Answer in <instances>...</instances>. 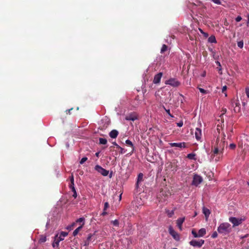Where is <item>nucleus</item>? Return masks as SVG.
Wrapping results in <instances>:
<instances>
[{"label": "nucleus", "instance_id": "obj_1", "mask_svg": "<svg viewBox=\"0 0 249 249\" xmlns=\"http://www.w3.org/2000/svg\"><path fill=\"white\" fill-rule=\"evenodd\" d=\"M231 225L227 222L221 224L217 228V231L219 233L226 235L231 232Z\"/></svg>", "mask_w": 249, "mask_h": 249}, {"label": "nucleus", "instance_id": "obj_2", "mask_svg": "<svg viewBox=\"0 0 249 249\" xmlns=\"http://www.w3.org/2000/svg\"><path fill=\"white\" fill-rule=\"evenodd\" d=\"M68 235V233L64 231H62L60 232L59 235L58 234L56 235L54 241L52 244V246L53 248L58 247L59 246V243L60 241L63 240V238L61 237V235H63V237H65L67 236Z\"/></svg>", "mask_w": 249, "mask_h": 249}, {"label": "nucleus", "instance_id": "obj_3", "mask_svg": "<svg viewBox=\"0 0 249 249\" xmlns=\"http://www.w3.org/2000/svg\"><path fill=\"white\" fill-rule=\"evenodd\" d=\"M165 84L166 85H169L174 87H177L180 85V83L175 78H170L169 80L166 81Z\"/></svg>", "mask_w": 249, "mask_h": 249}, {"label": "nucleus", "instance_id": "obj_4", "mask_svg": "<svg viewBox=\"0 0 249 249\" xmlns=\"http://www.w3.org/2000/svg\"><path fill=\"white\" fill-rule=\"evenodd\" d=\"M169 232L175 240H176V241L179 240V235L173 229L172 227L171 226H169Z\"/></svg>", "mask_w": 249, "mask_h": 249}, {"label": "nucleus", "instance_id": "obj_5", "mask_svg": "<svg viewBox=\"0 0 249 249\" xmlns=\"http://www.w3.org/2000/svg\"><path fill=\"white\" fill-rule=\"evenodd\" d=\"M95 170L103 176H107L109 171L102 168L101 166L97 165L95 166Z\"/></svg>", "mask_w": 249, "mask_h": 249}, {"label": "nucleus", "instance_id": "obj_6", "mask_svg": "<svg viewBox=\"0 0 249 249\" xmlns=\"http://www.w3.org/2000/svg\"><path fill=\"white\" fill-rule=\"evenodd\" d=\"M223 154V151H220V149L218 148L217 147L214 146V149L213 151V156H218V159H215V160L216 161H218L219 159L222 157Z\"/></svg>", "mask_w": 249, "mask_h": 249}, {"label": "nucleus", "instance_id": "obj_7", "mask_svg": "<svg viewBox=\"0 0 249 249\" xmlns=\"http://www.w3.org/2000/svg\"><path fill=\"white\" fill-rule=\"evenodd\" d=\"M204 243V240L201 239L198 241L192 240L190 242V245L195 247L200 248Z\"/></svg>", "mask_w": 249, "mask_h": 249}, {"label": "nucleus", "instance_id": "obj_8", "mask_svg": "<svg viewBox=\"0 0 249 249\" xmlns=\"http://www.w3.org/2000/svg\"><path fill=\"white\" fill-rule=\"evenodd\" d=\"M203 180L202 178L199 175H195L193 178L192 184L195 186H198Z\"/></svg>", "mask_w": 249, "mask_h": 249}, {"label": "nucleus", "instance_id": "obj_9", "mask_svg": "<svg viewBox=\"0 0 249 249\" xmlns=\"http://www.w3.org/2000/svg\"><path fill=\"white\" fill-rule=\"evenodd\" d=\"M229 221L233 224L234 227L239 225L242 223V220L235 217H231L229 218Z\"/></svg>", "mask_w": 249, "mask_h": 249}, {"label": "nucleus", "instance_id": "obj_10", "mask_svg": "<svg viewBox=\"0 0 249 249\" xmlns=\"http://www.w3.org/2000/svg\"><path fill=\"white\" fill-rule=\"evenodd\" d=\"M225 145V142L222 140H220L219 139L217 138L216 139V143L214 146L219 148L220 151L221 150L223 151Z\"/></svg>", "mask_w": 249, "mask_h": 249}, {"label": "nucleus", "instance_id": "obj_11", "mask_svg": "<svg viewBox=\"0 0 249 249\" xmlns=\"http://www.w3.org/2000/svg\"><path fill=\"white\" fill-rule=\"evenodd\" d=\"M171 147H176L180 149L185 148L186 147V144L184 142H171L169 143Z\"/></svg>", "mask_w": 249, "mask_h": 249}, {"label": "nucleus", "instance_id": "obj_12", "mask_svg": "<svg viewBox=\"0 0 249 249\" xmlns=\"http://www.w3.org/2000/svg\"><path fill=\"white\" fill-rule=\"evenodd\" d=\"M125 119L127 121H134L138 119V117L136 114L131 113V114H130L127 115L125 117Z\"/></svg>", "mask_w": 249, "mask_h": 249}, {"label": "nucleus", "instance_id": "obj_13", "mask_svg": "<svg viewBox=\"0 0 249 249\" xmlns=\"http://www.w3.org/2000/svg\"><path fill=\"white\" fill-rule=\"evenodd\" d=\"M195 137L197 140H200L202 136V131L200 128H196L195 132Z\"/></svg>", "mask_w": 249, "mask_h": 249}, {"label": "nucleus", "instance_id": "obj_14", "mask_svg": "<svg viewBox=\"0 0 249 249\" xmlns=\"http://www.w3.org/2000/svg\"><path fill=\"white\" fill-rule=\"evenodd\" d=\"M162 75V73L161 72H159L155 75L153 83L154 84H158L160 82L161 76Z\"/></svg>", "mask_w": 249, "mask_h": 249}, {"label": "nucleus", "instance_id": "obj_15", "mask_svg": "<svg viewBox=\"0 0 249 249\" xmlns=\"http://www.w3.org/2000/svg\"><path fill=\"white\" fill-rule=\"evenodd\" d=\"M202 211H203V214L205 215L206 220H207L208 219V217L210 216V214H211L210 210L209 209H208V208H207L205 207H203L202 208Z\"/></svg>", "mask_w": 249, "mask_h": 249}, {"label": "nucleus", "instance_id": "obj_16", "mask_svg": "<svg viewBox=\"0 0 249 249\" xmlns=\"http://www.w3.org/2000/svg\"><path fill=\"white\" fill-rule=\"evenodd\" d=\"M119 134V132L118 131L116 130V129H113L112 130H111L109 133V136L112 138V139H115L117 138V137L118 136Z\"/></svg>", "mask_w": 249, "mask_h": 249}, {"label": "nucleus", "instance_id": "obj_17", "mask_svg": "<svg viewBox=\"0 0 249 249\" xmlns=\"http://www.w3.org/2000/svg\"><path fill=\"white\" fill-rule=\"evenodd\" d=\"M185 220L184 217L179 218L177 220V226L178 227L179 229L181 231L182 230V225L184 222Z\"/></svg>", "mask_w": 249, "mask_h": 249}, {"label": "nucleus", "instance_id": "obj_18", "mask_svg": "<svg viewBox=\"0 0 249 249\" xmlns=\"http://www.w3.org/2000/svg\"><path fill=\"white\" fill-rule=\"evenodd\" d=\"M93 235V234H91V233H90L88 235V236L87 239L84 241V246H87L89 244V243L91 241L92 237Z\"/></svg>", "mask_w": 249, "mask_h": 249}, {"label": "nucleus", "instance_id": "obj_19", "mask_svg": "<svg viewBox=\"0 0 249 249\" xmlns=\"http://www.w3.org/2000/svg\"><path fill=\"white\" fill-rule=\"evenodd\" d=\"M206 234V230L205 228L200 229L198 232L199 237L204 236Z\"/></svg>", "mask_w": 249, "mask_h": 249}, {"label": "nucleus", "instance_id": "obj_20", "mask_svg": "<svg viewBox=\"0 0 249 249\" xmlns=\"http://www.w3.org/2000/svg\"><path fill=\"white\" fill-rule=\"evenodd\" d=\"M143 174L142 173H140L138 175V178H137V181L136 183V187L137 188L139 187V182H141L142 180L143 179Z\"/></svg>", "mask_w": 249, "mask_h": 249}, {"label": "nucleus", "instance_id": "obj_21", "mask_svg": "<svg viewBox=\"0 0 249 249\" xmlns=\"http://www.w3.org/2000/svg\"><path fill=\"white\" fill-rule=\"evenodd\" d=\"M208 42L211 43H216V40L215 38V37L214 36H211L208 38Z\"/></svg>", "mask_w": 249, "mask_h": 249}, {"label": "nucleus", "instance_id": "obj_22", "mask_svg": "<svg viewBox=\"0 0 249 249\" xmlns=\"http://www.w3.org/2000/svg\"><path fill=\"white\" fill-rule=\"evenodd\" d=\"M125 144H126L127 145L129 146H130L131 147H132V151H133L134 150V149H135V148H134V145H133V143L132 142H131L130 140H126L125 141Z\"/></svg>", "mask_w": 249, "mask_h": 249}, {"label": "nucleus", "instance_id": "obj_23", "mask_svg": "<svg viewBox=\"0 0 249 249\" xmlns=\"http://www.w3.org/2000/svg\"><path fill=\"white\" fill-rule=\"evenodd\" d=\"M82 228V225H81L79 226L77 228H76L73 232V235L74 236H76Z\"/></svg>", "mask_w": 249, "mask_h": 249}, {"label": "nucleus", "instance_id": "obj_24", "mask_svg": "<svg viewBox=\"0 0 249 249\" xmlns=\"http://www.w3.org/2000/svg\"><path fill=\"white\" fill-rule=\"evenodd\" d=\"M196 154L195 153H190L187 155V157L190 160H196L195 158Z\"/></svg>", "mask_w": 249, "mask_h": 249}, {"label": "nucleus", "instance_id": "obj_25", "mask_svg": "<svg viewBox=\"0 0 249 249\" xmlns=\"http://www.w3.org/2000/svg\"><path fill=\"white\" fill-rule=\"evenodd\" d=\"M76 223H82V227L85 224V218L84 217H80L77 219L76 221Z\"/></svg>", "mask_w": 249, "mask_h": 249}, {"label": "nucleus", "instance_id": "obj_26", "mask_svg": "<svg viewBox=\"0 0 249 249\" xmlns=\"http://www.w3.org/2000/svg\"><path fill=\"white\" fill-rule=\"evenodd\" d=\"M99 143L101 144H106L107 143V140L106 139L100 138H99Z\"/></svg>", "mask_w": 249, "mask_h": 249}, {"label": "nucleus", "instance_id": "obj_27", "mask_svg": "<svg viewBox=\"0 0 249 249\" xmlns=\"http://www.w3.org/2000/svg\"><path fill=\"white\" fill-rule=\"evenodd\" d=\"M232 106L233 107H240V103L238 101H234L232 102Z\"/></svg>", "mask_w": 249, "mask_h": 249}, {"label": "nucleus", "instance_id": "obj_28", "mask_svg": "<svg viewBox=\"0 0 249 249\" xmlns=\"http://www.w3.org/2000/svg\"><path fill=\"white\" fill-rule=\"evenodd\" d=\"M46 241V237L45 236H43V235H41L39 238V242L40 243H44Z\"/></svg>", "mask_w": 249, "mask_h": 249}, {"label": "nucleus", "instance_id": "obj_29", "mask_svg": "<svg viewBox=\"0 0 249 249\" xmlns=\"http://www.w3.org/2000/svg\"><path fill=\"white\" fill-rule=\"evenodd\" d=\"M103 122H105L106 126L105 127H107L110 124V121L107 118H105L102 120Z\"/></svg>", "mask_w": 249, "mask_h": 249}, {"label": "nucleus", "instance_id": "obj_30", "mask_svg": "<svg viewBox=\"0 0 249 249\" xmlns=\"http://www.w3.org/2000/svg\"><path fill=\"white\" fill-rule=\"evenodd\" d=\"M244 46V42L243 40L239 41L237 42V46L240 48V49H242L243 47Z\"/></svg>", "mask_w": 249, "mask_h": 249}, {"label": "nucleus", "instance_id": "obj_31", "mask_svg": "<svg viewBox=\"0 0 249 249\" xmlns=\"http://www.w3.org/2000/svg\"><path fill=\"white\" fill-rule=\"evenodd\" d=\"M167 49V46L165 44H163L161 49L160 53H164L165 51H166Z\"/></svg>", "mask_w": 249, "mask_h": 249}, {"label": "nucleus", "instance_id": "obj_32", "mask_svg": "<svg viewBox=\"0 0 249 249\" xmlns=\"http://www.w3.org/2000/svg\"><path fill=\"white\" fill-rule=\"evenodd\" d=\"M198 89H199V91L203 94H207L208 92L207 90L202 88H198Z\"/></svg>", "mask_w": 249, "mask_h": 249}, {"label": "nucleus", "instance_id": "obj_33", "mask_svg": "<svg viewBox=\"0 0 249 249\" xmlns=\"http://www.w3.org/2000/svg\"><path fill=\"white\" fill-rule=\"evenodd\" d=\"M192 234L195 238L199 237L198 233H196V232L194 230L192 231Z\"/></svg>", "mask_w": 249, "mask_h": 249}, {"label": "nucleus", "instance_id": "obj_34", "mask_svg": "<svg viewBox=\"0 0 249 249\" xmlns=\"http://www.w3.org/2000/svg\"><path fill=\"white\" fill-rule=\"evenodd\" d=\"M111 223L115 226H118V225H119V221L117 219H115V220L112 221Z\"/></svg>", "mask_w": 249, "mask_h": 249}, {"label": "nucleus", "instance_id": "obj_35", "mask_svg": "<svg viewBox=\"0 0 249 249\" xmlns=\"http://www.w3.org/2000/svg\"><path fill=\"white\" fill-rule=\"evenodd\" d=\"M88 160V158L87 157H83L81 159V160L80 161V163L81 164H83L87 160Z\"/></svg>", "mask_w": 249, "mask_h": 249}, {"label": "nucleus", "instance_id": "obj_36", "mask_svg": "<svg viewBox=\"0 0 249 249\" xmlns=\"http://www.w3.org/2000/svg\"><path fill=\"white\" fill-rule=\"evenodd\" d=\"M164 110L166 112V113L172 118L174 117V116L170 113V109H167L165 107H163Z\"/></svg>", "mask_w": 249, "mask_h": 249}, {"label": "nucleus", "instance_id": "obj_37", "mask_svg": "<svg viewBox=\"0 0 249 249\" xmlns=\"http://www.w3.org/2000/svg\"><path fill=\"white\" fill-rule=\"evenodd\" d=\"M118 148H119L120 150V153L122 154L125 153L126 152V150H124V149L123 148L121 147V146H120V147H118Z\"/></svg>", "mask_w": 249, "mask_h": 249}, {"label": "nucleus", "instance_id": "obj_38", "mask_svg": "<svg viewBox=\"0 0 249 249\" xmlns=\"http://www.w3.org/2000/svg\"><path fill=\"white\" fill-rule=\"evenodd\" d=\"M72 191L73 192V196L74 197V198H76L77 197V193H76V190H75V189L74 187H73L72 188Z\"/></svg>", "mask_w": 249, "mask_h": 249}, {"label": "nucleus", "instance_id": "obj_39", "mask_svg": "<svg viewBox=\"0 0 249 249\" xmlns=\"http://www.w3.org/2000/svg\"><path fill=\"white\" fill-rule=\"evenodd\" d=\"M168 216L169 217H171L172 216V215L174 214V211H168Z\"/></svg>", "mask_w": 249, "mask_h": 249}, {"label": "nucleus", "instance_id": "obj_40", "mask_svg": "<svg viewBox=\"0 0 249 249\" xmlns=\"http://www.w3.org/2000/svg\"><path fill=\"white\" fill-rule=\"evenodd\" d=\"M218 236V234H217V233L216 231H214L213 233V234H212V237L213 238H215L217 237Z\"/></svg>", "mask_w": 249, "mask_h": 249}, {"label": "nucleus", "instance_id": "obj_41", "mask_svg": "<svg viewBox=\"0 0 249 249\" xmlns=\"http://www.w3.org/2000/svg\"><path fill=\"white\" fill-rule=\"evenodd\" d=\"M109 207V204L108 202H106L104 204V211H106V210Z\"/></svg>", "mask_w": 249, "mask_h": 249}, {"label": "nucleus", "instance_id": "obj_42", "mask_svg": "<svg viewBox=\"0 0 249 249\" xmlns=\"http://www.w3.org/2000/svg\"><path fill=\"white\" fill-rule=\"evenodd\" d=\"M229 147L231 149H234L236 147V145L234 143H231Z\"/></svg>", "mask_w": 249, "mask_h": 249}, {"label": "nucleus", "instance_id": "obj_43", "mask_svg": "<svg viewBox=\"0 0 249 249\" xmlns=\"http://www.w3.org/2000/svg\"><path fill=\"white\" fill-rule=\"evenodd\" d=\"M246 94L248 98H249V88H246L245 89Z\"/></svg>", "mask_w": 249, "mask_h": 249}, {"label": "nucleus", "instance_id": "obj_44", "mask_svg": "<svg viewBox=\"0 0 249 249\" xmlns=\"http://www.w3.org/2000/svg\"><path fill=\"white\" fill-rule=\"evenodd\" d=\"M242 20V18L240 16H238L236 18L235 20L236 22H239Z\"/></svg>", "mask_w": 249, "mask_h": 249}, {"label": "nucleus", "instance_id": "obj_45", "mask_svg": "<svg viewBox=\"0 0 249 249\" xmlns=\"http://www.w3.org/2000/svg\"><path fill=\"white\" fill-rule=\"evenodd\" d=\"M183 122L182 121H180L178 123H177V126L180 127L181 126H182L183 125Z\"/></svg>", "mask_w": 249, "mask_h": 249}, {"label": "nucleus", "instance_id": "obj_46", "mask_svg": "<svg viewBox=\"0 0 249 249\" xmlns=\"http://www.w3.org/2000/svg\"><path fill=\"white\" fill-rule=\"evenodd\" d=\"M70 180H71V183L73 185V182H74V178L73 175H72L70 177Z\"/></svg>", "mask_w": 249, "mask_h": 249}, {"label": "nucleus", "instance_id": "obj_47", "mask_svg": "<svg viewBox=\"0 0 249 249\" xmlns=\"http://www.w3.org/2000/svg\"><path fill=\"white\" fill-rule=\"evenodd\" d=\"M227 88L226 86H223L222 88V92L224 93L227 90Z\"/></svg>", "mask_w": 249, "mask_h": 249}, {"label": "nucleus", "instance_id": "obj_48", "mask_svg": "<svg viewBox=\"0 0 249 249\" xmlns=\"http://www.w3.org/2000/svg\"><path fill=\"white\" fill-rule=\"evenodd\" d=\"M239 110H240V107H234V112H239Z\"/></svg>", "mask_w": 249, "mask_h": 249}, {"label": "nucleus", "instance_id": "obj_49", "mask_svg": "<svg viewBox=\"0 0 249 249\" xmlns=\"http://www.w3.org/2000/svg\"><path fill=\"white\" fill-rule=\"evenodd\" d=\"M217 69H218V70L219 71V72L220 74H221L222 73V72H221V71H222V67H221V66H220V67L218 66Z\"/></svg>", "mask_w": 249, "mask_h": 249}, {"label": "nucleus", "instance_id": "obj_50", "mask_svg": "<svg viewBox=\"0 0 249 249\" xmlns=\"http://www.w3.org/2000/svg\"><path fill=\"white\" fill-rule=\"evenodd\" d=\"M112 144L116 146L117 148L120 147V146L116 142H113Z\"/></svg>", "mask_w": 249, "mask_h": 249}, {"label": "nucleus", "instance_id": "obj_51", "mask_svg": "<svg viewBox=\"0 0 249 249\" xmlns=\"http://www.w3.org/2000/svg\"><path fill=\"white\" fill-rule=\"evenodd\" d=\"M107 214V213L106 212V211H104L103 212V213H102V215L104 216L105 215H106Z\"/></svg>", "mask_w": 249, "mask_h": 249}, {"label": "nucleus", "instance_id": "obj_52", "mask_svg": "<svg viewBox=\"0 0 249 249\" xmlns=\"http://www.w3.org/2000/svg\"><path fill=\"white\" fill-rule=\"evenodd\" d=\"M215 63L218 65V66L220 67V66H221L220 63L219 61H216Z\"/></svg>", "mask_w": 249, "mask_h": 249}, {"label": "nucleus", "instance_id": "obj_53", "mask_svg": "<svg viewBox=\"0 0 249 249\" xmlns=\"http://www.w3.org/2000/svg\"><path fill=\"white\" fill-rule=\"evenodd\" d=\"M70 188L72 190V188L73 187H74V184H73V185H72V184H71H71H70Z\"/></svg>", "mask_w": 249, "mask_h": 249}, {"label": "nucleus", "instance_id": "obj_54", "mask_svg": "<svg viewBox=\"0 0 249 249\" xmlns=\"http://www.w3.org/2000/svg\"><path fill=\"white\" fill-rule=\"evenodd\" d=\"M248 17V20H247V24L248 25L249 24V15L248 14L247 16Z\"/></svg>", "mask_w": 249, "mask_h": 249}, {"label": "nucleus", "instance_id": "obj_55", "mask_svg": "<svg viewBox=\"0 0 249 249\" xmlns=\"http://www.w3.org/2000/svg\"><path fill=\"white\" fill-rule=\"evenodd\" d=\"M203 35L205 37H208V34L206 33H205L204 32V34H203Z\"/></svg>", "mask_w": 249, "mask_h": 249}, {"label": "nucleus", "instance_id": "obj_56", "mask_svg": "<svg viewBox=\"0 0 249 249\" xmlns=\"http://www.w3.org/2000/svg\"><path fill=\"white\" fill-rule=\"evenodd\" d=\"M199 30L200 31V33H201V34H204V32L203 31V30H202L201 29L199 28Z\"/></svg>", "mask_w": 249, "mask_h": 249}, {"label": "nucleus", "instance_id": "obj_57", "mask_svg": "<svg viewBox=\"0 0 249 249\" xmlns=\"http://www.w3.org/2000/svg\"><path fill=\"white\" fill-rule=\"evenodd\" d=\"M248 236V234H246L245 235H244V236H242L241 237V238H246Z\"/></svg>", "mask_w": 249, "mask_h": 249}, {"label": "nucleus", "instance_id": "obj_58", "mask_svg": "<svg viewBox=\"0 0 249 249\" xmlns=\"http://www.w3.org/2000/svg\"><path fill=\"white\" fill-rule=\"evenodd\" d=\"M72 109V108H71L70 109L67 110V112H68V113L70 114L71 110Z\"/></svg>", "mask_w": 249, "mask_h": 249}, {"label": "nucleus", "instance_id": "obj_59", "mask_svg": "<svg viewBox=\"0 0 249 249\" xmlns=\"http://www.w3.org/2000/svg\"><path fill=\"white\" fill-rule=\"evenodd\" d=\"M74 225H75V223H73V224H72L70 226V228H69V227H68L67 229H71V227H72V226H74Z\"/></svg>", "mask_w": 249, "mask_h": 249}, {"label": "nucleus", "instance_id": "obj_60", "mask_svg": "<svg viewBox=\"0 0 249 249\" xmlns=\"http://www.w3.org/2000/svg\"><path fill=\"white\" fill-rule=\"evenodd\" d=\"M99 154V152H97V153H96L95 155H96V156L98 157Z\"/></svg>", "mask_w": 249, "mask_h": 249}, {"label": "nucleus", "instance_id": "obj_61", "mask_svg": "<svg viewBox=\"0 0 249 249\" xmlns=\"http://www.w3.org/2000/svg\"><path fill=\"white\" fill-rule=\"evenodd\" d=\"M48 224H49V222H48L47 223V224H46V227H47V226H48Z\"/></svg>", "mask_w": 249, "mask_h": 249}, {"label": "nucleus", "instance_id": "obj_62", "mask_svg": "<svg viewBox=\"0 0 249 249\" xmlns=\"http://www.w3.org/2000/svg\"><path fill=\"white\" fill-rule=\"evenodd\" d=\"M111 176H112V174H110V176H109V177H110V178H111Z\"/></svg>", "mask_w": 249, "mask_h": 249}, {"label": "nucleus", "instance_id": "obj_63", "mask_svg": "<svg viewBox=\"0 0 249 249\" xmlns=\"http://www.w3.org/2000/svg\"><path fill=\"white\" fill-rule=\"evenodd\" d=\"M202 76H205V73L203 74V75H202Z\"/></svg>", "mask_w": 249, "mask_h": 249}, {"label": "nucleus", "instance_id": "obj_64", "mask_svg": "<svg viewBox=\"0 0 249 249\" xmlns=\"http://www.w3.org/2000/svg\"><path fill=\"white\" fill-rule=\"evenodd\" d=\"M172 249H178L176 248H172Z\"/></svg>", "mask_w": 249, "mask_h": 249}]
</instances>
